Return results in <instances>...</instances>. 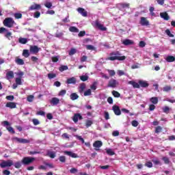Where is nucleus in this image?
<instances>
[{"label": "nucleus", "mask_w": 175, "mask_h": 175, "mask_svg": "<svg viewBox=\"0 0 175 175\" xmlns=\"http://www.w3.org/2000/svg\"><path fill=\"white\" fill-rule=\"evenodd\" d=\"M109 55L111 57L107 58L109 61H124V59H126V57L121 56V53L118 51L111 53H109Z\"/></svg>", "instance_id": "1"}, {"label": "nucleus", "mask_w": 175, "mask_h": 175, "mask_svg": "<svg viewBox=\"0 0 175 175\" xmlns=\"http://www.w3.org/2000/svg\"><path fill=\"white\" fill-rule=\"evenodd\" d=\"M3 24L5 27H8V28H12L14 25V21L12 18H5Z\"/></svg>", "instance_id": "2"}, {"label": "nucleus", "mask_w": 175, "mask_h": 175, "mask_svg": "<svg viewBox=\"0 0 175 175\" xmlns=\"http://www.w3.org/2000/svg\"><path fill=\"white\" fill-rule=\"evenodd\" d=\"M11 166H13V161L12 160H3V161L0 163V167L1 169H5V167H10Z\"/></svg>", "instance_id": "3"}, {"label": "nucleus", "mask_w": 175, "mask_h": 175, "mask_svg": "<svg viewBox=\"0 0 175 175\" xmlns=\"http://www.w3.org/2000/svg\"><path fill=\"white\" fill-rule=\"evenodd\" d=\"M33 161H35V158L31 157H26L22 159V163L23 165H31V163H32Z\"/></svg>", "instance_id": "4"}, {"label": "nucleus", "mask_w": 175, "mask_h": 175, "mask_svg": "<svg viewBox=\"0 0 175 175\" xmlns=\"http://www.w3.org/2000/svg\"><path fill=\"white\" fill-rule=\"evenodd\" d=\"M118 85V82L114 79H111L108 83L107 87L111 88H116Z\"/></svg>", "instance_id": "5"}, {"label": "nucleus", "mask_w": 175, "mask_h": 175, "mask_svg": "<svg viewBox=\"0 0 175 175\" xmlns=\"http://www.w3.org/2000/svg\"><path fill=\"white\" fill-rule=\"evenodd\" d=\"M103 146V143L102 142V141H96L94 142L93 144V147H94V150L96 151H99V148H100V147H102Z\"/></svg>", "instance_id": "6"}, {"label": "nucleus", "mask_w": 175, "mask_h": 175, "mask_svg": "<svg viewBox=\"0 0 175 175\" xmlns=\"http://www.w3.org/2000/svg\"><path fill=\"white\" fill-rule=\"evenodd\" d=\"M13 140H15L18 143H21V144H27V143H29V139H24V138H18L15 137L13 138Z\"/></svg>", "instance_id": "7"}, {"label": "nucleus", "mask_w": 175, "mask_h": 175, "mask_svg": "<svg viewBox=\"0 0 175 175\" xmlns=\"http://www.w3.org/2000/svg\"><path fill=\"white\" fill-rule=\"evenodd\" d=\"M77 10L78 13H79V14H81L83 17H88V12L87 10H85V9L83 8H78Z\"/></svg>", "instance_id": "8"}, {"label": "nucleus", "mask_w": 175, "mask_h": 175, "mask_svg": "<svg viewBox=\"0 0 175 175\" xmlns=\"http://www.w3.org/2000/svg\"><path fill=\"white\" fill-rule=\"evenodd\" d=\"M95 25L97 28L100 29V31H107V27L100 24V23H99V21L98 20L95 21Z\"/></svg>", "instance_id": "9"}, {"label": "nucleus", "mask_w": 175, "mask_h": 175, "mask_svg": "<svg viewBox=\"0 0 175 175\" xmlns=\"http://www.w3.org/2000/svg\"><path fill=\"white\" fill-rule=\"evenodd\" d=\"M112 110L116 116H121V109H120V107L118 105H113Z\"/></svg>", "instance_id": "10"}, {"label": "nucleus", "mask_w": 175, "mask_h": 175, "mask_svg": "<svg viewBox=\"0 0 175 175\" xmlns=\"http://www.w3.org/2000/svg\"><path fill=\"white\" fill-rule=\"evenodd\" d=\"M40 50V48L38 47V46L36 45L30 46V52L32 53L33 54H38Z\"/></svg>", "instance_id": "11"}, {"label": "nucleus", "mask_w": 175, "mask_h": 175, "mask_svg": "<svg viewBox=\"0 0 175 175\" xmlns=\"http://www.w3.org/2000/svg\"><path fill=\"white\" fill-rule=\"evenodd\" d=\"M139 24H141V25H142V26H146L147 27V26L150 25V22L148 21V20H147L146 18L141 17Z\"/></svg>", "instance_id": "12"}, {"label": "nucleus", "mask_w": 175, "mask_h": 175, "mask_svg": "<svg viewBox=\"0 0 175 175\" xmlns=\"http://www.w3.org/2000/svg\"><path fill=\"white\" fill-rule=\"evenodd\" d=\"M79 120H83V116L80 113H75L72 118V121L76 123L79 122Z\"/></svg>", "instance_id": "13"}, {"label": "nucleus", "mask_w": 175, "mask_h": 175, "mask_svg": "<svg viewBox=\"0 0 175 175\" xmlns=\"http://www.w3.org/2000/svg\"><path fill=\"white\" fill-rule=\"evenodd\" d=\"M51 105H53V106H57L59 103V98L57 97H53L50 100Z\"/></svg>", "instance_id": "14"}, {"label": "nucleus", "mask_w": 175, "mask_h": 175, "mask_svg": "<svg viewBox=\"0 0 175 175\" xmlns=\"http://www.w3.org/2000/svg\"><path fill=\"white\" fill-rule=\"evenodd\" d=\"M5 107H9V109H16V107H17V103L8 102L5 104Z\"/></svg>", "instance_id": "15"}, {"label": "nucleus", "mask_w": 175, "mask_h": 175, "mask_svg": "<svg viewBox=\"0 0 175 175\" xmlns=\"http://www.w3.org/2000/svg\"><path fill=\"white\" fill-rule=\"evenodd\" d=\"M66 155H68V157H71V158H78L77 154L73 153L72 152L66 150L64 152Z\"/></svg>", "instance_id": "16"}, {"label": "nucleus", "mask_w": 175, "mask_h": 175, "mask_svg": "<svg viewBox=\"0 0 175 175\" xmlns=\"http://www.w3.org/2000/svg\"><path fill=\"white\" fill-rule=\"evenodd\" d=\"M41 8L40 4H33L29 7V10H40Z\"/></svg>", "instance_id": "17"}, {"label": "nucleus", "mask_w": 175, "mask_h": 175, "mask_svg": "<svg viewBox=\"0 0 175 175\" xmlns=\"http://www.w3.org/2000/svg\"><path fill=\"white\" fill-rule=\"evenodd\" d=\"M139 84V87H142V88H147L150 85L147 81L139 80L138 81Z\"/></svg>", "instance_id": "18"}, {"label": "nucleus", "mask_w": 175, "mask_h": 175, "mask_svg": "<svg viewBox=\"0 0 175 175\" xmlns=\"http://www.w3.org/2000/svg\"><path fill=\"white\" fill-rule=\"evenodd\" d=\"M160 17H161V18H163V20H165V21H169L170 18V16H169V14H167V12L160 13Z\"/></svg>", "instance_id": "19"}, {"label": "nucleus", "mask_w": 175, "mask_h": 175, "mask_svg": "<svg viewBox=\"0 0 175 175\" xmlns=\"http://www.w3.org/2000/svg\"><path fill=\"white\" fill-rule=\"evenodd\" d=\"M14 72H13V71H8L6 73L7 80H10V79H14Z\"/></svg>", "instance_id": "20"}, {"label": "nucleus", "mask_w": 175, "mask_h": 175, "mask_svg": "<svg viewBox=\"0 0 175 175\" xmlns=\"http://www.w3.org/2000/svg\"><path fill=\"white\" fill-rule=\"evenodd\" d=\"M133 44H134L133 41L129 39H126L122 42V44H124V46H131Z\"/></svg>", "instance_id": "21"}, {"label": "nucleus", "mask_w": 175, "mask_h": 175, "mask_svg": "<svg viewBox=\"0 0 175 175\" xmlns=\"http://www.w3.org/2000/svg\"><path fill=\"white\" fill-rule=\"evenodd\" d=\"M76 78H75L74 77H71V78H68L66 80V84H76Z\"/></svg>", "instance_id": "22"}, {"label": "nucleus", "mask_w": 175, "mask_h": 175, "mask_svg": "<svg viewBox=\"0 0 175 175\" xmlns=\"http://www.w3.org/2000/svg\"><path fill=\"white\" fill-rule=\"evenodd\" d=\"M129 84H131V85H133V88H140V85L137 82H135L134 81H129Z\"/></svg>", "instance_id": "23"}, {"label": "nucleus", "mask_w": 175, "mask_h": 175, "mask_svg": "<svg viewBox=\"0 0 175 175\" xmlns=\"http://www.w3.org/2000/svg\"><path fill=\"white\" fill-rule=\"evenodd\" d=\"M84 90H85V83H82L79 85V94H83V92H84Z\"/></svg>", "instance_id": "24"}, {"label": "nucleus", "mask_w": 175, "mask_h": 175, "mask_svg": "<svg viewBox=\"0 0 175 175\" xmlns=\"http://www.w3.org/2000/svg\"><path fill=\"white\" fill-rule=\"evenodd\" d=\"M78 98H79V96L77 93H72L70 95V98L71 99V100H76Z\"/></svg>", "instance_id": "25"}, {"label": "nucleus", "mask_w": 175, "mask_h": 175, "mask_svg": "<svg viewBox=\"0 0 175 175\" xmlns=\"http://www.w3.org/2000/svg\"><path fill=\"white\" fill-rule=\"evenodd\" d=\"M18 42L21 44H27V43H28V39L25 38H19Z\"/></svg>", "instance_id": "26"}, {"label": "nucleus", "mask_w": 175, "mask_h": 175, "mask_svg": "<svg viewBox=\"0 0 175 175\" xmlns=\"http://www.w3.org/2000/svg\"><path fill=\"white\" fill-rule=\"evenodd\" d=\"M22 55L25 57V58H28V57H29V51L28 49H24Z\"/></svg>", "instance_id": "27"}, {"label": "nucleus", "mask_w": 175, "mask_h": 175, "mask_svg": "<svg viewBox=\"0 0 175 175\" xmlns=\"http://www.w3.org/2000/svg\"><path fill=\"white\" fill-rule=\"evenodd\" d=\"M15 62L16 64H17V65H24V60L23 59H20V58H16L15 59Z\"/></svg>", "instance_id": "28"}, {"label": "nucleus", "mask_w": 175, "mask_h": 175, "mask_svg": "<svg viewBox=\"0 0 175 175\" xmlns=\"http://www.w3.org/2000/svg\"><path fill=\"white\" fill-rule=\"evenodd\" d=\"M165 59L167 62H174L175 57L174 56L170 55V56H167Z\"/></svg>", "instance_id": "29"}, {"label": "nucleus", "mask_w": 175, "mask_h": 175, "mask_svg": "<svg viewBox=\"0 0 175 175\" xmlns=\"http://www.w3.org/2000/svg\"><path fill=\"white\" fill-rule=\"evenodd\" d=\"M69 31L70 32H75V33H77L79 32V29L75 26H71L69 28Z\"/></svg>", "instance_id": "30"}, {"label": "nucleus", "mask_w": 175, "mask_h": 175, "mask_svg": "<svg viewBox=\"0 0 175 175\" xmlns=\"http://www.w3.org/2000/svg\"><path fill=\"white\" fill-rule=\"evenodd\" d=\"M150 102L153 103V105H157L158 103V97L150 98Z\"/></svg>", "instance_id": "31"}, {"label": "nucleus", "mask_w": 175, "mask_h": 175, "mask_svg": "<svg viewBox=\"0 0 175 175\" xmlns=\"http://www.w3.org/2000/svg\"><path fill=\"white\" fill-rule=\"evenodd\" d=\"M172 90V87L169 86V85H165L163 88V91L164 92H169V91Z\"/></svg>", "instance_id": "32"}, {"label": "nucleus", "mask_w": 175, "mask_h": 175, "mask_svg": "<svg viewBox=\"0 0 175 175\" xmlns=\"http://www.w3.org/2000/svg\"><path fill=\"white\" fill-rule=\"evenodd\" d=\"M112 95H113L115 98H120V96H121L120 92L116 90L112 91Z\"/></svg>", "instance_id": "33"}, {"label": "nucleus", "mask_w": 175, "mask_h": 175, "mask_svg": "<svg viewBox=\"0 0 175 175\" xmlns=\"http://www.w3.org/2000/svg\"><path fill=\"white\" fill-rule=\"evenodd\" d=\"M59 162H62V163H65L66 162V157L65 156H60L59 157Z\"/></svg>", "instance_id": "34"}, {"label": "nucleus", "mask_w": 175, "mask_h": 175, "mask_svg": "<svg viewBox=\"0 0 175 175\" xmlns=\"http://www.w3.org/2000/svg\"><path fill=\"white\" fill-rule=\"evenodd\" d=\"M120 5L123 9H125V8H127L128 9H129L130 4L129 3H120Z\"/></svg>", "instance_id": "35"}, {"label": "nucleus", "mask_w": 175, "mask_h": 175, "mask_svg": "<svg viewBox=\"0 0 175 175\" xmlns=\"http://www.w3.org/2000/svg\"><path fill=\"white\" fill-rule=\"evenodd\" d=\"M106 152H107V155H110V156H113V155H114V154H116L114 152V151H113V150H111V149H107Z\"/></svg>", "instance_id": "36"}, {"label": "nucleus", "mask_w": 175, "mask_h": 175, "mask_svg": "<svg viewBox=\"0 0 175 175\" xmlns=\"http://www.w3.org/2000/svg\"><path fill=\"white\" fill-rule=\"evenodd\" d=\"M44 6L48 9H51L53 6V3L47 1L44 3Z\"/></svg>", "instance_id": "37"}, {"label": "nucleus", "mask_w": 175, "mask_h": 175, "mask_svg": "<svg viewBox=\"0 0 175 175\" xmlns=\"http://www.w3.org/2000/svg\"><path fill=\"white\" fill-rule=\"evenodd\" d=\"M165 33L167 35V36H169L170 38H174V35L172 34L171 32H170V30L169 29H166L165 30Z\"/></svg>", "instance_id": "38"}, {"label": "nucleus", "mask_w": 175, "mask_h": 175, "mask_svg": "<svg viewBox=\"0 0 175 175\" xmlns=\"http://www.w3.org/2000/svg\"><path fill=\"white\" fill-rule=\"evenodd\" d=\"M68 66H61L59 68V70L60 72H64V70H68Z\"/></svg>", "instance_id": "39"}, {"label": "nucleus", "mask_w": 175, "mask_h": 175, "mask_svg": "<svg viewBox=\"0 0 175 175\" xmlns=\"http://www.w3.org/2000/svg\"><path fill=\"white\" fill-rule=\"evenodd\" d=\"M33 99H35V96H33V95H29L27 98V102H33Z\"/></svg>", "instance_id": "40"}, {"label": "nucleus", "mask_w": 175, "mask_h": 175, "mask_svg": "<svg viewBox=\"0 0 175 175\" xmlns=\"http://www.w3.org/2000/svg\"><path fill=\"white\" fill-rule=\"evenodd\" d=\"M7 131H8V132H10V133H16V132L14 131V129H13V127L12 126H7L6 127Z\"/></svg>", "instance_id": "41"}, {"label": "nucleus", "mask_w": 175, "mask_h": 175, "mask_svg": "<svg viewBox=\"0 0 175 175\" xmlns=\"http://www.w3.org/2000/svg\"><path fill=\"white\" fill-rule=\"evenodd\" d=\"M89 77L87 75H82L80 76V80H81V81H87V80H88Z\"/></svg>", "instance_id": "42"}, {"label": "nucleus", "mask_w": 175, "mask_h": 175, "mask_svg": "<svg viewBox=\"0 0 175 175\" xmlns=\"http://www.w3.org/2000/svg\"><path fill=\"white\" fill-rule=\"evenodd\" d=\"M66 94V90H62L59 93H58V96H64V95Z\"/></svg>", "instance_id": "43"}, {"label": "nucleus", "mask_w": 175, "mask_h": 175, "mask_svg": "<svg viewBox=\"0 0 175 175\" xmlns=\"http://www.w3.org/2000/svg\"><path fill=\"white\" fill-rule=\"evenodd\" d=\"M55 77H57V75L54 73H49L48 74V78L49 80H51V79H55Z\"/></svg>", "instance_id": "44"}, {"label": "nucleus", "mask_w": 175, "mask_h": 175, "mask_svg": "<svg viewBox=\"0 0 175 175\" xmlns=\"http://www.w3.org/2000/svg\"><path fill=\"white\" fill-rule=\"evenodd\" d=\"M162 159L164 161V163H165V165H169V163H170V160H169V158H167L166 157H163L162 158Z\"/></svg>", "instance_id": "45"}, {"label": "nucleus", "mask_w": 175, "mask_h": 175, "mask_svg": "<svg viewBox=\"0 0 175 175\" xmlns=\"http://www.w3.org/2000/svg\"><path fill=\"white\" fill-rule=\"evenodd\" d=\"M91 94H92L91 89H88L84 92L83 95L84 96H91Z\"/></svg>", "instance_id": "46"}, {"label": "nucleus", "mask_w": 175, "mask_h": 175, "mask_svg": "<svg viewBox=\"0 0 175 175\" xmlns=\"http://www.w3.org/2000/svg\"><path fill=\"white\" fill-rule=\"evenodd\" d=\"M14 167H16V169H20V167H21V162L20 161H17L14 164Z\"/></svg>", "instance_id": "47"}, {"label": "nucleus", "mask_w": 175, "mask_h": 175, "mask_svg": "<svg viewBox=\"0 0 175 175\" xmlns=\"http://www.w3.org/2000/svg\"><path fill=\"white\" fill-rule=\"evenodd\" d=\"M15 81L17 85H21V84H23V82H21V78H16Z\"/></svg>", "instance_id": "48"}, {"label": "nucleus", "mask_w": 175, "mask_h": 175, "mask_svg": "<svg viewBox=\"0 0 175 175\" xmlns=\"http://www.w3.org/2000/svg\"><path fill=\"white\" fill-rule=\"evenodd\" d=\"M69 55H75V54H76V49L75 48H72L69 53H68Z\"/></svg>", "instance_id": "49"}, {"label": "nucleus", "mask_w": 175, "mask_h": 175, "mask_svg": "<svg viewBox=\"0 0 175 175\" xmlns=\"http://www.w3.org/2000/svg\"><path fill=\"white\" fill-rule=\"evenodd\" d=\"M161 132H162V128L161 126H157L155 129V133H161Z\"/></svg>", "instance_id": "50"}, {"label": "nucleus", "mask_w": 175, "mask_h": 175, "mask_svg": "<svg viewBox=\"0 0 175 175\" xmlns=\"http://www.w3.org/2000/svg\"><path fill=\"white\" fill-rule=\"evenodd\" d=\"M131 125L132 126H134L135 128H136V126H138L139 125V122H137V120H133L131 122Z\"/></svg>", "instance_id": "51"}, {"label": "nucleus", "mask_w": 175, "mask_h": 175, "mask_svg": "<svg viewBox=\"0 0 175 175\" xmlns=\"http://www.w3.org/2000/svg\"><path fill=\"white\" fill-rule=\"evenodd\" d=\"M108 72L111 77H113V76L116 75V71H114V70H108Z\"/></svg>", "instance_id": "52"}, {"label": "nucleus", "mask_w": 175, "mask_h": 175, "mask_svg": "<svg viewBox=\"0 0 175 175\" xmlns=\"http://www.w3.org/2000/svg\"><path fill=\"white\" fill-rule=\"evenodd\" d=\"M92 124H94V123L92 122V120H87L86 123H85V126L87 128H90V126H91V125H92Z\"/></svg>", "instance_id": "53"}, {"label": "nucleus", "mask_w": 175, "mask_h": 175, "mask_svg": "<svg viewBox=\"0 0 175 175\" xmlns=\"http://www.w3.org/2000/svg\"><path fill=\"white\" fill-rule=\"evenodd\" d=\"M163 113L168 114L169 111H170V108H169V107L166 106L164 108H163Z\"/></svg>", "instance_id": "54"}, {"label": "nucleus", "mask_w": 175, "mask_h": 175, "mask_svg": "<svg viewBox=\"0 0 175 175\" xmlns=\"http://www.w3.org/2000/svg\"><path fill=\"white\" fill-rule=\"evenodd\" d=\"M14 17H15V18H16V19L22 18L23 14H22L21 13H15V14H14Z\"/></svg>", "instance_id": "55"}, {"label": "nucleus", "mask_w": 175, "mask_h": 175, "mask_svg": "<svg viewBox=\"0 0 175 175\" xmlns=\"http://www.w3.org/2000/svg\"><path fill=\"white\" fill-rule=\"evenodd\" d=\"M34 18H39L40 17V12L39 11H37L33 14Z\"/></svg>", "instance_id": "56"}, {"label": "nucleus", "mask_w": 175, "mask_h": 175, "mask_svg": "<svg viewBox=\"0 0 175 175\" xmlns=\"http://www.w3.org/2000/svg\"><path fill=\"white\" fill-rule=\"evenodd\" d=\"M5 99H7V100H14V96H13V95L7 96L5 97Z\"/></svg>", "instance_id": "57"}, {"label": "nucleus", "mask_w": 175, "mask_h": 175, "mask_svg": "<svg viewBox=\"0 0 175 175\" xmlns=\"http://www.w3.org/2000/svg\"><path fill=\"white\" fill-rule=\"evenodd\" d=\"M78 36L79 38H83V36H85V31H81L79 34Z\"/></svg>", "instance_id": "58"}, {"label": "nucleus", "mask_w": 175, "mask_h": 175, "mask_svg": "<svg viewBox=\"0 0 175 175\" xmlns=\"http://www.w3.org/2000/svg\"><path fill=\"white\" fill-rule=\"evenodd\" d=\"M145 166H146V167H152V163L151 161H147L145 163Z\"/></svg>", "instance_id": "59"}, {"label": "nucleus", "mask_w": 175, "mask_h": 175, "mask_svg": "<svg viewBox=\"0 0 175 175\" xmlns=\"http://www.w3.org/2000/svg\"><path fill=\"white\" fill-rule=\"evenodd\" d=\"M52 62H57V61L59 60V58L58 56H54L51 57Z\"/></svg>", "instance_id": "60"}, {"label": "nucleus", "mask_w": 175, "mask_h": 175, "mask_svg": "<svg viewBox=\"0 0 175 175\" xmlns=\"http://www.w3.org/2000/svg\"><path fill=\"white\" fill-rule=\"evenodd\" d=\"M32 122L33 125H39V124H40V122H39V120L38 119H33Z\"/></svg>", "instance_id": "61"}, {"label": "nucleus", "mask_w": 175, "mask_h": 175, "mask_svg": "<svg viewBox=\"0 0 175 175\" xmlns=\"http://www.w3.org/2000/svg\"><path fill=\"white\" fill-rule=\"evenodd\" d=\"M86 49L87 50H95V46H92V45H87L86 46Z\"/></svg>", "instance_id": "62"}, {"label": "nucleus", "mask_w": 175, "mask_h": 175, "mask_svg": "<svg viewBox=\"0 0 175 175\" xmlns=\"http://www.w3.org/2000/svg\"><path fill=\"white\" fill-rule=\"evenodd\" d=\"M31 60L32 61V62H38L39 61V59L35 56H32L31 57Z\"/></svg>", "instance_id": "63"}, {"label": "nucleus", "mask_w": 175, "mask_h": 175, "mask_svg": "<svg viewBox=\"0 0 175 175\" xmlns=\"http://www.w3.org/2000/svg\"><path fill=\"white\" fill-rule=\"evenodd\" d=\"M139 46L142 48L146 47V42L144 41H140Z\"/></svg>", "instance_id": "64"}]
</instances>
